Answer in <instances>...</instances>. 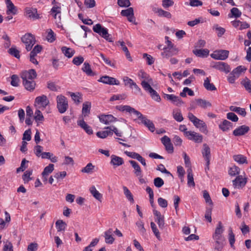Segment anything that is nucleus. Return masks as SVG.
<instances>
[{"instance_id": "nucleus-31", "label": "nucleus", "mask_w": 251, "mask_h": 251, "mask_svg": "<svg viewBox=\"0 0 251 251\" xmlns=\"http://www.w3.org/2000/svg\"><path fill=\"white\" fill-rule=\"evenodd\" d=\"M113 229L109 228L104 233L105 242L107 244H111L114 241V238L112 236Z\"/></svg>"}, {"instance_id": "nucleus-49", "label": "nucleus", "mask_w": 251, "mask_h": 251, "mask_svg": "<svg viewBox=\"0 0 251 251\" xmlns=\"http://www.w3.org/2000/svg\"><path fill=\"white\" fill-rule=\"evenodd\" d=\"M47 33L46 37L47 41L50 43L54 42L56 39L54 32L51 29H49L47 30Z\"/></svg>"}, {"instance_id": "nucleus-18", "label": "nucleus", "mask_w": 251, "mask_h": 251, "mask_svg": "<svg viewBox=\"0 0 251 251\" xmlns=\"http://www.w3.org/2000/svg\"><path fill=\"white\" fill-rule=\"evenodd\" d=\"M99 118L101 123L105 125H108L111 123L117 121V118L112 115L102 114L99 116Z\"/></svg>"}, {"instance_id": "nucleus-52", "label": "nucleus", "mask_w": 251, "mask_h": 251, "mask_svg": "<svg viewBox=\"0 0 251 251\" xmlns=\"http://www.w3.org/2000/svg\"><path fill=\"white\" fill-rule=\"evenodd\" d=\"M100 56L105 64L113 68H115V62L111 61L109 58L106 57L102 53H100Z\"/></svg>"}, {"instance_id": "nucleus-37", "label": "nucleus", "mask_w": 251, "mask_h": 251, "mask_svg": "<svg viewBox=\"0 0 251 251\" xmlns=\"http://www.w3.org/2000/svg\"><path fill=\"white\" fill-rule=\"evenodd\" d=\"M70 96L75 103L79 104L82 100V95L81 93L69 92Z\"/></svg>"}, {"instance_id": "nucleus-9", "label": "nucleus", "mask_w": 251, "mask_h": 251, "mask_svg": "<svg viewBox=\"0 0 251 251\" xmlns=\"http://www.w3.org/2000/svg\"><path fill=\"white\" fill-rule=\"evenodd\" d=\"M211 66L226 74L229 73L231 70L230 66L227 63L224 62H213Z\"/></svg>"}, {"instance_id": "nucleus-4", "label": "nucleus", "mask_w": 251, "mask_h": 251, "mask_svg": "<svg viewBox=\"0 0 251 251\" xmlns=\"http://www.w3.org/2000/svg\"><path fill=\"white\" fill-rule=\"evenodd\" d=\"M57 108L59 113H65L68 108L67 98L63 95H59L56 97Z\"/></svg>"}, {"instance_id": "nucleus-32", "label": "nucleus", "mask_w": 251, "mask_h": 251, "mask_svg": "<svg viewBox=\"0 0 251 251\" xmlns=\"http://www.w3.org/2000/svg\"><path fill=\"white\" fill-rule=\"evenodd\" d=\"M233 159L239 164H247L248 163L247 157L241 154L234 155Z\"/></svg>"}, {"instance_id": "nucleus-62", "label": "nucleus", "mask_w": 251, "mask_h": 251, "mask_svg": "<svg viewBox=\"0 0 251 251\" xmlns=\"http://www.w3.org/2000/svg\"><path fill=\"white\" fill-rule=\"evenodd\" d=\"M2 251H13L12 244L9 241L4 242Z\"/></svg>"}, {"instance_id": "nucleus-5", "label": "nucleus", "mask_w": 251, "mask_h": 251, "mask_svg": "<svg viewBox=\"0 0 251 251\" xmlns=\"http://www.w3.org/2000/svg\"><path fill=\"white\" fill-rule=\"evenodd\" d=\"M49 103L50 102L47 97L46 95H43L35 98L34 106L39 109L44 110L49 105Z\"/></svg>"}, {"instance_id": "nucleus-61", "label": "nucleus", "mask_w": 251, "mask_h": 251, "mask_svg": "<svg viewBox=\"0 0 251 251\" xmlns=\"http://www.w3.org/2000/svg\"><path fill=\"white\" fill-rule=\"evenodd\" d=\"M224 229L223 228L222 224L221 222H219L217 226L215 229V231L213 235H222Z\"/></svg>"}, {"instance_id": "nucleus-10", "label": "nucleus", "mask_w": 251, "mask_h": 251, "mask_svg": "<svg viewBox=\"0 0 251 251\" xmlns=\"http://www.w3.org/2000/svg\"><path fill=\"white\" fill-rule=\"evenodd\" d=\"M121 14L123 16L126 17L129 22L132 23L134 25H137L135 22L136 20L134 15L133 8L129 7L126 9L122 10Z\"/></svg>"}, {"instance_id": "nucleus-63", "label": "nucleus", "mask_w": 251, "mask_h": 251, "mask_svg": "<svg viewBox=\"0 0 251 251\" xmlns=\"http://www.w3.org/2000/svg\"><path fill=\"white\" fill-rule=\"evenodd\" d=\"M153 183L156 187L160 188L164 185V182L161 178L157 177L154 179Z\"/></svg>"}, {"instance_id": "nucleus-45", "label": "nucleus", "mask_w": 251, "mask_h": 251, "mask_svg": "<svg viewBox=\"0 0 251 251\" xmlns=\"http://www.w3.org/2000/svg\"><path fill=\"white\" fill-rule=\"evenodd\" d=\"M55 226L57 229V231L61 232L62 231H65L67 226V225L65 222L62 220H58L55 223Z\"/></svg>"}, {"instance_id": "nucleus-15", "label": "nucleus", "mask_w": 251, "mask_h": 251, "mask_svg": "<svg viewBox=\"0 0 251 251\" xmlns=\"http://www.w3.org/2000/svg\"><path fill=\"white\" fill-rule=\"evenodd\" d=\"M21 76L23 80H34L37 76V74L35 70L30 69L23 72Z\"/></svg>"}, {"instance_id": "nucleus-25", "label": "nucleus", "mask_w": 251, "mask_h": 251, "mask_svg": "<svg viewBox=\"0 0 251 251\" xmlns=\"http://www.w3.org/2000/svg\"><path fill=\"white\" fill-rule=\"evenodd\" d=\"M25 13L26 15L30 19L36 20L40 18L39 15L38 14L36 8H26Z\"/></svg>"}, {"instance_id": "nucleus-48", "label": "nucleus", "mask_w": 251, "mask_h": 251, "mask_svg": "<svg viewBox=\"0 0 251 251\" xmlns=\"http://www.w3.org/2000/svg\"><path fill=\"white\" fill-rule=\"evenodd\" d=\"M240 171V169L238 166L233 165L229 169L228 174L230 176H235L239 174Z\"/></svg>"}, {"instance_id": "nucleus-19", "label": "nucleus", "mask_w": 251, "mask_h": 251, "mask_svg": "<svg viewBox=\"0 0 251 251\" xmlns=\"http://www.w3.org/2000/svg\"><path fill=\"white\" fill-rule=\"evenodd\" d=\"M164 98L171 101L177 106H180L183 103L182 100L179 97L173 94H165Z\"/></svg>"}, {"instance_id": "nucleus-35", "label": "nucleus", "mask_w": 251, "mask_h": 251, "mask_svg": "<svg viewBox=\"0 0 251 251\" xmlns=\"http://www.w3.org/2000/svg\"><path fill=\"white\" fill-rule=\"evenodd\" d=\"M172 115L174 119L178 122H181L183 120L181 111L179 109H175L173 110Z\"/></svg>"}, {"instance_id": "nucleus-28", "label": "nucleus", "mask_w": 251, "mask_h": 251, "mask_svg": "<svg viewBox=\"0 0 251 251\" xmlns=\"http://www.w3.org/2000/svg\"><path fill=\"white\" fill-rule=\"evenodd\" d=\"M155 13H156L159 17H165L168 19L172 18V14L170 12L164 10L161 8H155L153 10Z\"/></svg>"}, {"instance_id": "nucleus-24", "label": "nucleus", "mask_w": 251, "mask_h": 251, "mask_svg": "<svg viewBox=\"0 0 251 251\" xmlns=\"http://www.w3.org/2000/svg\"><path fill=\"white\" fill-rule=\"evenodd\" d=\"M77 125L81 127L89 135L92 134L93 131L90 126L88 125L83 119L77 121Z\"/></svg>"}, {"instance_id": "nucleus-53", "label": "nucleus", "mask_w": 251, "mask_h": 251, "mask_svg": "<svg viewBox=\"0 0 251 251\" xmlns=\"http://www.w3.org/2000/svg\"><path fill=\"white\" fill-rule=\"evenodd\" d=\"M151 228L153 233L154 234L155 236H156V237L159 240H161V239L160 233H159V230H158L155 223H154L152 222H151Z\"/></svg>"}, {"instance_id": "nucleus-11", "label": "nucleus", "mask_w": 251, "mask_h": 251, "mask_svg": "<svg viewBox=\"0 0 251 251\" xmlns=\"http://www.w3.org/2000/svg\"><path fill=\"white\" fill-rule=\"evenodd\" d=\"M138 119L141 121V123L147 126L148 129L152 132L155 130V126L151 121L148 119L147 117L141 113L138 117Z\"/></svg>"}, {"instance_id": "nucleus-12", "label": "nucleus", "mask_w": 251, "mask_h": 251, "mask_svg": "<svg viewBox=\"0 0 251 251\" xmlns=\"http://www.w3.org/2000/svg\"><path fill=\"white\" fill-rule=\"evenodd\" d=\"M250 128L249 126L244 125L236 128L233 131V135L235 136H244L249 132Z\"/></svg>"}, {"instance_id": "nucleus-41", "label": "nucleus", "mask_w": 251, "mask_h": 251, "mask_svg": "<svg viewBox=\"0 0 251 251\" xmlns=\"http://www.w3.org/2000/svg\"><path fill=\"white\" fill-rule=\"evenodd\" d=\"M196 101L200 107L204 109L211 107L212 105L209 101L201 99H198L196 100Z\"/></svg>"}, {"instance_id": "nucleus-39", "label": "nucleus", "mask_w": 251, "mask_h": 251, "mask_svg": "<svg viewBox=\"0 0 251 251\" xmlns=\"http://www.w3.org/2000/svg\"><path fill=\"white\" fill-rule=\"evenodd\" d=\"M193 52L197 56L201 57H207L209 54V50L207 49H200L193 50Z\"/></svg>"}, {"instance_id": "nucleus-54", "label": "nucleus", "mask_w": 251, "mask_h": 251, "mask_svg": "<svg viewBox=\"0 0 251 251\" xmlns=\"http://www.w3.org/2000/svg\"><path fill=\"white\" fill-rule=\"evenodd\" d=\"M242 84L244 85L246 90L249 93H251V80L249 78H246L242 82Z\"/></svg>"}, {"instance_id": "nucleus-46", "label": "nucleus", "mask_w": 251, "mask_h": 251, "mask_svg": "<svg viewBox=\"0 0 251 251\" xmlns=\"http://www.w3.org/2000/svg\"><path fill=\"white\" fill-rule=\"evenodd\" d=\"M246 70L247 68L245 67L242 66H239L236 68L232 70V72L233 73V74H234V75H236V77L238 78L241 75V74L246 71Z\"/></svg>"}, {"instance_id": "nucleus-20", "label": "nucleus", "mask_w": 251, "mask_h": 251, "mask_svg": "<svg viewBox=\"0 0 251 251\" xmlns=\"http://www.w3.org/2000/svg\"><path fill=\"white\" fill-rule=\"evenodd\" d=\"M153 214L156 216L155 221L157 223L160 229H163L164 227V218L163 215H161V213L156 210H154Z\"/></svg>"}, {"instance_id": "nucleus-47", "label": "nucleus", "mask_w": 251, "mask_h": 251, "mask_svg": "<svg viewBox=\"0 0 251 251\" xmlns=\"http://www.w3.org/2000/svg\"><path fill=\"white\" fill-rule=\"evenodd\" d=\"M118 43L120 44L122 50L125 52L127 59H128L129 61H131L132 60L131 57L128 50V49L125 45V42L123 41H119Z\"/></svg>"}, {"instance_id": "nucleus-14", "label": "nucleus", "mask_w": 251, "mask_h": 251, "mask_svg": "<svg viewBox=\"0 0 251 251\" xmlns=\"http://www.w3.org/2000/svg\"><path fill=\"white\" fill-rule=\"evenodd\" d=\"M186 137L188 140L194 141L196 143H201L202 142L203 136L199 133L193 131H189Z\"/></svg>"}, {"instance_id": "nucleus-59", "label": "nucleus", "mask_w": 251, "mask_h": 251, "mask_svg": "<svg viewBox=\"0 0 251 251\" xmlns=\"http://www.w3.org/2000/svg\"><path fill=\"white\" fill-rule=\"evenodd\" d=\"M60 7L58 6H53L51 9V12L52 13L54 14L53 17L54 19L57 18V16L58 15V18L60 19V13H61V10H60Z\"/></svg>"}, {"instance_id": "nucleus-64", "label": "nucleus", "mask_w": 251, "mask_h": 251, "mask_svg": "<svg viewBox=\"0 0 251 251\" xmlns=\"http://www.w3.org/2000/svg\"><path fill=\"white\" fill-rule=\"evenodd\" d=\"M32 171L27 170L26 171L24 174L23 176V179L25 182V183L28 182L29 180L31 179V178L30 177L32 175Z\"/></svg>"}, {"instance_id": "nucleus-6", "label": "nucleus", "mask_w": 251, "mask_h": 251, "mask_svg": "<svg viewBox=\"0 0 251 251\" xmlns=\"http://www.w3.org/2000/svg\"><path fill=\"white\" fill-rule=\"evenodd\" d=\"M22 42L25 45V48L27 51L31 50L35 43V39L33 35L30 33L25 34L22 37Z\"/></svg>"}, {"instance_id": "nucleus-27", "label": "nucleus", "mask_w": 251, "mask_h": 251, "mask_svg": "<svg viewBox=\"0 0 251 251\" xmlns=\"http://www.w3.org/2000/svg\"><path fill=\"white\" fill-rule=\"evenodd\" d=\"M91 107V103L89 101H85L83 103L82 108V119L88 116L90 113Z\"/></svg>"}, {"instance_id": "nucleus-23", "label": "nucleus", "mask_w": 251, "mask_h": 251, "mask_svg": "<svg viewBox=\"0 0 251 251\" xmlns=\"http://www.w3.org/2000/svg\"><path fill=\"white\" fill-rule=\"evenodd\" d=\"M163 51L161 52V55L163 58H169V57L176 55L178 52V50L177 48H174L171 49H163Z\"/></svg>"}, {"instance_id": "nucleus-42", "label": "nucleus", "mask_w": 251, "mask_h": 251, "mask_svg": "<svg viewBox=\"0 0 251 251\" xmlns=\"http://www.w3.org/2000/svg\"><path fill=\"white\" fill-rule=\"evenodd\" d=\"M187 184L189 186L194 187L195 185L193 178V172L191 168H189L187 171Z\"/></svg>"}, {"instance_id": "nucleus-56", "label": "nucleus", "mask_w": 251, "mask_h": 251, "mask_svg": "<svg viewBox=\"0 0 251 251\" xmlns=\"http://www.w3.org/2000/svg\"><path fill=\"white\" fill-rule=\"evenodd\" d=\"M126 95L125 94L113 95L110 99V101H112L117 100H123L126 99Z\"/></svg>"}, {"instance_id": "nucleus-33", "label": "nucleus", "mask_w": 251, "mask_h": 251, "mask_svg": "<svg viewBox=\"0 0 251 251\" xmlns=\"http://www.w3.org/2000/svg\"><path fill=\"white\" fill-rule=\"evenodd\" d=\"M23 82L27 90L32 91L35 89L36 83L34 80H23Z\"/></svg>"}, {"instance_id": "nucleus-26", "label": "nucleus", "mask_w": 251, "mask_h": 251, "mask_svg": "<svg viewBox=\"0 0 251 251\" xmlns=\"http://www.w3.org/2000/svg\"><path fill=\"white\" fill-rule=\"evenodd\" d=\"M5 2L7 7L6 14L7 15L10 14H12L13 15L16 14L17 8L12 1L11 0H5Z\"/></svg>"}, {"instance_id": "nucleus-8", "label": "nucleus", "mask_w": 251, "mask_h": 251, "mask_svg": "<svg viewBox=\"0 0 251 251\" xmlns=\"http://www.w3.org/2000/svg\"><path fill=\"white\" fill-rule=\"evenodd\" d=\"M229 55V51L227 50H219L214 51L210 54V56L215 59L219 60H225Z\"/></svg>"}, {"instance_id": "nucleus-40", "label": "nucleus", "mask_w": 251, "mask_h": 251, "mask_svg": "<svg viewBox=\"0 0 251 251\" xmlns=\"http://www.w3.org/2000/svg\"><path fill=\"white\" fill-rule=\"evenodd\" d=\"M232 124L226 120L223 121L222 123L219 125V128L223 131H227L232 127Z\"/></svg>"}, {"instance_id": "nucleus-50", "label": "nucleus", "mask_w": 251, "mask_h": 251, "mask_svg": "<svg viewBox=\"0 0 251 251\" xmlns=\"http://www.w3.org/2000/svg\"><path fill=\"white\" fill-rule=\"evenodd\" d=\"M124 194L126 196V198L129 201H130L131 203L134 202L133 197L130 191L126 186H123V187Z\"/></svg>"}, {"instance_id": "nucleus-29", "label": "nucleus", "mask_w": 251, "mask_h": 251, "mask_svg": "<svg viewBox=\"0 0 251 251\" xmlns=\"http://www.w3.org/2000/svg\"><path fill=\"white\" fill-rule=\"evenodd\" d=\"M129 163L134 169V174L136 176L143 177L141 169L139 164L134 160H129Z\"/></svg>"}, {"instance_id": "nucleus-34", "label": "nucleus", "mask_w": 251, "mask_h": 251, "mask_svg": "<svg viewBox=\"0 0 251 251\" xmlns=\"http://www.w3.org/2000/svg\"><path fill=\"white\" fill-rule=\"evenodd\" d=\"M61 51L64 55L69 58H71L75 53L74 50L66 46L61 48Z\"/></svg>"}, {"instance_id": "nucleus-44", "label": "nucleus", "mask_w": 251, "mask_h": 251, "mask_svg": "<svg viewBox=\"0 0 251 251\" xmlns=\"http://www.w3.org/2000/svg\"><path fill=\"white\" fill-rule=\"evenodd\" d=\"M95 166L92 163H89L81 170L82 173L92 174L93 173Z\"/></svg>"}, {"instance_id": "nucleus-57", "label": "nucleus", "mask_w": 251, "mask_h": 251, "mask_svg": "<svg viewBox=\"0 0 251 251\" xmlns=\"http://www.w3.org/2000/svg\"><path fill=\"white\" fill-rule=\"evenodd\" d=\"M8 52L10 54L17 58L20 57V52L15 47L11 48Z\"/></svg>"}, {"instance_id": "nucleus-22", "label": "nucleus", "mask_w": 251, "mask_h": 251, "mask_svg": "<svg viewBox=\"0 0 251 251\" xmlns=\"http://www.w3.org/2000/svg\"><path fill=\"white\" fill-rule=\"evenodd\" d=\"M110 157L111 160L110 163L114 168H116L122 165L124 163V159L121 157L112 154Z\"/></svg>"}, {"instance_id": "nucleus-30", "label": "nucleus", "mask_w": 251, "mask_h": 251, "mask_svg": "<svg viewBox=\"0 0 251 251\" xmlns=\"http://www.w3.org/2000/svg\"><path fill=\"white\" fill-rule=\"evenodd\" d=\"M111 126H107L104 128L105 130L103 131H100L97 132L96 135L97 136L102 139L105 138L108 136H112V132L111 130H110Z\"/></svg>"}, {"instance_id": "nucleus-36", "label": "nucleus", "mask_w": 251, "mask_h": 251, "mask_svg": "<svg viewBox=\"0 0 251 251\" xmlns=\"http://www.w3.org/2000/svg\"><path fill=\"white\" fill-rule=\"evenodd\" d=\"M204 87L208 91H214L216 90V87L212 83H210V77H206L203 82Z\"/></svg>"}, {"instance_id": "nucleus-43", "label": "nucleus", "mask_w": 251, "mask_h": 251, "mask_svg": "<svg viewBox=\"0 0 251 251\" xmlns=\"http://www.w3.org/2000/svg\"><path fill=\"white\" fill-rule=\"evenodd\" d=\"M90 192L96 199L101 201L102 196L98 190H97L94 186L90 187Z\"/></svg>"}, {"instance_id": "nucleus-60", "label": "nucleus", "mask_w": 251, "mask_h": 251, "mask_svg": "<svg viewBox=\"0 0 251 251\" xmlns=\"http://www.w3.org/2000/svg\"><path fill=\"white\" fill-rule=\"evenodd\" d=\"M34 119L36 122L43 121L44 120V116L40 110L37 109L35 111Z\"/></svg>"}, {"instance_id": "nucleus-7", "label": "nucleus", "mask_w": 251, "mask_h": 251, "mask_svg": "<svg viewBox=\"0 0 251 251\" xmlns=\"http://www.w3.org/2000/svg\"><path fill=\"white\" fill-rule=\"evenodd\" d=\"M248 182V177L245 175H238L236 177L232 180L233 186L234 188L239 189L243 188Z\"/></svg>"}, {"instance_id": "nucleus-17", "label": "nucleus", "mask_w": 251, "mask_h": 251, "mask_svg": "<svg viewBox=\"0 0 251 251\" xmlns=\"http://www.w3.org/2000/svg\"><path fill=\"white\" fill-rule=\"evenodd\" d=\"M161 140L162 143L165 146L166 150L169 153H173L174 151V147L170 138L165 135L161 139Z\"/></svg>"}, {"instance_id": "nucleus-1", "label": "nucleus", "mask_w": 251, "mask_h": 251, "mask_svg": "<svg viewBox=\"0 0 251 251\" xmlns=\"http://www.w3.org/2000/svg\"><path fill=\"white\" fill-rule=\"evenodd\" d=\"M189 120L193 123L194 126L200 131L205 134L208 132L207 126L204 122L201 120L198 119L193 113L189 112L187 115Z\"/></svg>"}, {"instance_id": "nucleus-38", "label": "nucleus", "mask_w": 251, "mask_h": 251, "mask_svg": "<svg viewBox=\"0 0 251 251\" xmlns=\"http://www.w3.org/2000/svg\"><path fill=\"white\" fill-rule=\"evenodd\" d=\"M82 70L88 76H94L96 75L92 70L90 64L86 62L83 64Z\"/></svg>"}, {"instance_id": "nucleus-16", "label": "nucleus", "mask_w": 251, "mask_h": 251, "mask_svg": "<svg viewBox=\"0 0 251 251\" xmlns=\"http://www.w3.org/2000/svg\"><path fill=\"white\" fill-rule=\"evenodd\" d=\"M201 153L204 159L206 162V165L209 166L211 158V151L209 147L205 143L203 144Z\"/></svg>"}, {"instance_id": "nucleus-2", "label": "nucleus", "mask_w": 251, "mask_h": 251, "mask_svg": "<svg viewBox=\"0 0 251 251\" xmlns=\"http://www.w3.org/2000/svg\"><path fill=\"white\" fill-rule=\"evenodd\" d=\"M93 31L98 33L100 36L109 42H112L113 39L111 35L108 32V29L103 27L100 24H97L93 26Z\"/></svg>"}, {"instance_id": "nucleus-3", "label": "nucleus", "mask_w": 251, "mask_h": 251, "mask_svg": "<svg viewBox=\"0 0 251 251\" xmlns=\"http://www.w3.org/2000/svg\"><path fill=\"white\" fill-rule=\"evenodd\" d=\"M141 84L143 89L150 94L151 97L153 100L157 102L160 101L161 98L160 96L157 92L151 87L150 84H149L148 82H146L145 80H143L142 81Z\"/></svg>"}, {"instance_id": "nucleus-55", "label": "nucleus", "mask_w": 251, "mask_h": 251, "mask_svg": "<svg viewBox=\"0 0 251 251\" xmlns=\"http://www.w3.org/2000/svg\"><path fill=\"white\" fill-rule=\"evenodd\" d=\"M136 226L138 227V230L140 233L142 235H144L146 233V229L144 227V225L143 222L140 220L136 222Z\"/></svg>"}, {"instance_id": "nucleus-58", "label": "nucleus", "mask_w": 251, "mask_h": 251, "mask_svg": "<svg viewBox=\"0 0 251 251\" xmlns=\"http://www.w3.org/2000/svg\"><path fill=\"white\" fill-rule=\"evenodd\" d=\"M123 81L125 85L126 86H128L131 89L133 88V85H134V84L135 83L132 79L127 76H124L123 77Z\"/></svg>"}, {"instance_id": "nucleus-21", "label": "nucleus", "mask_w": 251, "mask_h": 251, "mask_svg": "<svg viewBox=\"0 0 251 251\" xmlns=\"http://www.w3.org/2000/svg\"><path fill=\"white\" fill-rule=\"evenodd\" d=\"M117 108L119 111H122V112L126 111L129 113H132L134 114L135 115H136L137 117L141 113L139 111L136 110L135 109L131 107L129 105H120V106H117Z\"/></svg>"}, {"instance_id": "nucleus-51", "label": "nucleus", "mask_w": 251, "mask_h": 251, "mask_svg": "<svg viewBox=\"0 0 251 251\" xmlns=\"http://www.w3.org/2000/svg\"><path fill=\"white\" fill-rule=\"evenodd\" d=\"M230 13L231 15H230V14L228 15L229 17H234L236 18L240 17L242 14L241 12L236 7H233L230 10Z\"/></svg>"}, {"instance_id": "nucleus-13", "label": "nucleus", "mask_w": 251, "mask_h": 251, "mask_svg": "<svg viewBox=\"0 0 251 251\" xmlns=\"http://www.w3.org/2000/svg\"><path fill=\"white\" fill-rule=\"evenodd\" d=\"M99 82H102L104 84L109 85H120V81L114 77L109 76L108 75H104L100 78L98 80Z\"/></svg>"}]
</instances>
